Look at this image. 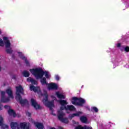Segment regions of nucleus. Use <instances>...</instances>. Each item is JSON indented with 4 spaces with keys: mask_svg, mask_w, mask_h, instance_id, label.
<instances>
[{
    "mask_svg": "<svg viewBox=\"0 0 129 129\" xmlns=\"http://www.w3.org/2000/svg\"><path fill=\"white\" fill-rule=\"evenodd\" d=\"M58 102L60 103L61 106L60 110L57 111V117L62 122L68 123V122H69L68 119L67 118H63V116L65 115V114L63 112V110L66 109V110L74 111V110H75V107L72 105H67L68 103L67 101L64 100H60L58 101ZM66 105H67V107Z\"/></svg>",
    "mask_w": 129,
    "mask_h": 129,
    "instance_id": "nucleus-1",
    "label": "nucleus"
},
{
    "mask_svg": "<svg viewBox=\"0 0 129 129\" xmlns=\"http://www.w3.org/2000/svg\"><path fill=\"white\" fill-rule=\"evenodd\" d=\"M0 93L1 94V100L0 101V103L1 102H3L4 103H6L7 102H9L10 100H11L10 98L13 99L14 95H13V91H12V89L11 88H9L6 90V93L8 95L9 97L7 98L5 96L6 92L1 91ZM4 108V106L0 104V110H2Z\"/></svg>",
    "mask_w": 129,
    "mask_h": 129,
    "instance_id": "nucleus-2",
    "label": "nucleus"
},
{
    "mask_svg": "<svg viewBox=\"0 0 129 129\" xmlns=\"http://www.w3.org/2000/svg\"><path fill=\"white\" fill-rule=\"evenodd\" d=\"M30 72L35 76L36 79H41V78L44 76V74L46 78H50V76L49 72L46 71L44 72L41 69L30 70Z\"/></svg>",
    "mask_w": 129,
    "mask_h": 129,
    "instance_id": "nucleus-3",
    "label": "nucleus"
},
{
    "mask_svg": "<svg viewBox=\"0 0 129 129\" xmlns=\"http://www.w3.org/2000/svg\"><path fill=\"white\" fill-rule=\"evenodd\" d=\"M21 94L24 95V89L22 86L16 87V99L19 100L22 105H25L28 103V101L26 99H22Z\"/></svg>",
    "mask_w": 129,
    "mask_h": 129,
    "instance_id": "nucleus-4",
    "label": "nucleus"
},
{
    "mask_svg": "<svg viewBox=\"0 0 129 129\" xmlns=\"http://www.w3.org/2000/svg\"><path fill=\"white\" fill-rule=\"evenodd\" d=\"M42 95V96H43V99L42 100V102L44 103V105H45V106H47V107H49L50 109H52V108H53V107L55 106L54 105V100H56V98H55L54 96H51V98L53 100L51 102H48V94L47 93V91H45Z\"/></svg>",
    "mask_w": 129,
    "mask_h": 129,
    "instance_id": "nucleus-5",
    "label": "nucleus"
},
{
    "mask_svg": "<svg viewBox=\"0 0 129 129\" xmlns=\"http://www.w3.org/2000/svg\"><path fill=\"white\" fill-rule=\"evenodd\" d=\"M40 82L42 85H47L48 86V89H49V90H56L57 89V88H58V86L56 84L51 83L48 84V83H47V80L45 78L41 79L40 80Z\"/></svg>",
    "mask_w": 129,
    "mask_h": 129,
    "instance_id": "nucleus-6",
    "label": "nucleus"
},
{
    "mask_svg": "<svg viewBox=\"0 0 129 129\" xmlns=\"http://www.w3.org/2000/svg\"><path fill=\"white\" fill-rule=\"evenodd\" d=\"M72 103L75 105H82L83 103H85V100L82 98L78 99L77 97H73L72 100Z\"/></svg>",
    "mask_w": 129,
    "mask_h": 129,
    "instance_id": "nucleus-7",
    "label": "nucleus"
},
{
    "mask_svg": "<svg viewBox=\"0 0 129 129\" xmlns=\"http://www.w3.org/2000/svg\"><path fill=\"white\" fill-rule=\"evenodd\" d=\"M0 128L6 129L9 128V125L4 123V117L0 115Z\"/></svg>",
    "mask_w": 129,
    "mask_h": 129,
    "instance_id": "nucleus-8",
    "label": "nucleus"
},
{
    "mask_svg": "<svg viewBox=\"0 0 129 129\" xmlns=\"http://www.w3.org/2000/svg\"><path fill=\"white\" fill-rule=\"evenodd\" d=\"M31 103L32 106L34 107L35 109H41V108H42V107H41V106H40V105L37 103L36 100L31 99Z\"/></svg>",
    "mask_w": 129,
    "mask_h": 129,
    "instance_id": "nucleus-9",
    "label": "nucleus"
},
{
    "mask_svg": "<svg viewBox=\"0 0 129 129\" xmlns=\"http://www.w3.org/2000/svg\"><path fill=\"white\" fill-rule=\"evenodd\" d=\"M30 89L31 91L37 92L38 94H40V93H41V90H40V87H35V86L31 85L30 87Z\"/></svg>",
    "mask_w": 129,
    "mask_h": 129,
    "instance_id": "nucleus-10",
    "label": "nucleus"
},
{
    "mask_svg": "<svg viewBox=\"0 0 129 129\" xmlns=\"http://www.w3.org/2000/svg\"><path fill=\"white\" fill-rule=\"evenodd\" d=\"M10 126L12 129H20V125L18 122H12Z\"/></svg>",
    "mask_w": 129,
    "mask_h": 129,
    "instance_id": "nucleus-11",
    "label": "nucleus"
},
{
    "mask_svg": "<svg viewBox=\"0 0 129 129\" xmlns=\"http://www.w3.org/2000/svg\"><path fill=\"white\" fill-rule=\"evenodd\" d=\"M3 40L6 48H10L11 46V42L10 40H9V38L7 37H3Z\"/></svg>",
    "mask_w": 129,
    "mask_h": 129,
    "instance_id": "nucleus-12",
    "label": "nucleus"
},
{
    "mask_svg": "<svg viewBox=\"0 0 129 129\" xmlns=\"http://www.w3.org/2000/svg\"><path fill=\"white\" fill-rule=\"evenodd\" d=\"M18 54H19V56H20V58H21V59H23V60H24L26 65H27V66H29V61L27 60V57L24 56V54H23V53L18 52Z\"/></svg>",
    "mask_w": 129,
    "mask_h": 129,
    "instance_id": "nucleus-13",
    "label": "nucleus"
},
{
    "mask_svg": "<svg viewBox=\"0 0 129 129\" xmlns=\"http://www.w3.org/2000/svg\"><path fill=\"white\" fill-rule=\"evenodd\" d=\"M8 113L9 115H11V116H13V117H16V116H17V114H16L15 111L12 109L8 110Z\"/></svg>",
    "mask_w": 129,
    "mask_h": 129,
    "instance_id": "nucleus-14",
    "label": "nucleus"
},
{
    "mask_svg": "<svg viewBox=\"0 0 129 129\" xmlns=\"http://www.w3.org/2000/svg\"><path fill=\"white\" fill-rule=\"evenodd\" d=\"M28 82H31L32 84H38V82L37 81H35L33 78L29 77L27 79Z\"/></svg>",
    "mask_w": 129,
    "mask_h": 129,
    "instance_id": "nucleus-15",
    "label": "nucleus"
},
{
    "mask_svg": "<svg viewBox=\"0 0 129 129\" xmlns=\"http://www.w3.org/2000/svg\"><path fill=\"white\" fill-rule=\"evenodd\" d=\"M81 114H82V112H78L76 113H74L72 115H70L69 117L71 119L73 117H74V116H80V115H81Z\"/></svg>",
    "mask_w": 129,
    "mask_h": 129,
    "instance_id": "nucleus-16",
    "label": "nucleus"
},
{
    "mask_svg": "<svg viewBox=\"0 0 129 129\" xmlns=\"http://www.w3.org/2000/svg\"><path fill=\"white\" fill-rule=\"evenodd\" d=\"M76 129H92V127L87 126L85 125L84 126H82L81 125H79L76 127Z\"/></svg>",
    "mask_w": 129,
    "mask_h": 129,
    "instance_id": "nucleus-17",
    "label": "nucleus"
},
{
    "mask_svg": "<svg viewBox=\"0 0 129 129\" xmlns=\"http://www.w3.org/2000/svg\"><path fill=\"white\" fill-rule=\"evenodd\" d=\"M56 95H57V97L58 98H65V95H63V94L60 93L59 92H56Z\"/></svg>",
    "mask_w": 129,
    "mask_h": 129,
    "instance_id": "nucleus-18",
    "label": "nucleus"
},
{
    "mask_svg": "<svg viewBox=\"0 0 129 129\" xmlns=\"http://www.w3.org/2000/svg\"><path fill=\"white\" fill-rule=\"evenodd\" d=\"M80 120L82 121V122H87V118L86 117L82 116V117H80Z\"/></svg>",
    "mask_w": 129,
    "mask_h": 129,
    "instance_id": "nucleus-19",
    "label": "nucleus"
},
{
    "mask_svg": "<svg viewBox=\"0 0 129 129\" xmlns=\"http://www.w3.org/2000/svg\"><path fill=\"white\" fill-rule=\"evenodd\" d=\"M23 75L24 77H29V76H30V73L27 71H25L23 72Z\"/></svg>",
    "mask_w": 129,
    "mask_h": 129,
    "instance_id": "nucleus-20",
    "label": "nucleus"
},
{
    "mask_svg": "<svg viewBox=\"0 0 129 129\" xmlns=\"http://www.w3.org/2000/svg\"><path fill=\"white\" fill-rule=\"evenodd\" d=\"M92 110L95 111V112H97V111H98V109H97V108L95 107H93L92 108Z\"/></svg>",
    "mask_w": 129,
    "mask_h": 129,
    "instance_id": "nucleus-21",
    "label": "nucleus"
},
{
    "mask_svg": "<svg viewBox=\"0 0 129 129\" xmlns=\"http://www.w3.org/2000/svg\"><path fill=\"white\" fill-rule=\"evenodd\" d=\"M4 41H3V39L0 38V46H4Z\"/></svg>",
    "mask_w": 129,
    "mask_h": 129,
    "instance_id": "nucleus-22",
    "label": "nucleus"
},
{
    "mask_svg": "<svg viewBox=\"0 0 129 129\" xmlns=\"http://www.w3.org/2000/svg\"><path fill=\"white\" fill-rule=\"evenodd\" d=\"M4 108H5V109H9V110H10V109H11V106H8V105L5 106Z\"/></svg>",
    "mask_w": 129,
    "mask_h": 129,
    "instance_id": "nucleus-23",
    "label": "nucleus"
},
{
    "mask_svg": "<svg viewBox=\"0 0 129 129\" xmlns=\"http://www.w3.org/2000/svg\"><path fill=\"white\" fill-rule=\"evenodd\" d=\"M124 51H125V52H129V47L128 46H126L124 48Z\"/></svg>",
    "mask_w": 129,
    "mask_h": 129,
    "instance_id": "nucleus-24",
    "label": "nucleus"
},
{
    "mask_svg": "<svg viewBox=\"0 0 129 129\" xmlns=\"http://www.w3.org/2000/svg\"><path fill=\"white\" fill-rule=\"evenodd\" d=\"M7 53H12V52H13V50H12V49L10 48V49H7L6 50Z\"/></svg>",
    "mask_w": 129,
    "mask_h": 129,
    "instance_id": "nucleus-25",
    "label": "nucleus"
},
{
    "mask_svg": "<svg viewBox=\"0 0 129 129\" xmlns=\"http://www.w3.org/2000/svg\"><path fill=\"white\" fill-rule=\"evenodd\" d=\"M55 79L56 80H59V76H55Z\"/></svg>",
    "mask_w": 129,
    "mask_h": 129,
    "instance_id": "nucleus-26",
    "label": "nucleus"
},
{
    "mask_svg": "<svg viewBox=\"0 0 129 129\" xmlns=\"http://www.w3.org/2000/svg\"><path fill=\"white\" fill-rule=\"evenodd\" d=\"M117 47L118 48H119V47H120V43H118L117 45H116Z\"/></svg>",
    "mask_w": 129,
    "mask_h": 129,
    "instance_id": "nucleus-27",
    "label": "nucleus"
},
{
    "mask_svg": "<svg viewBox=\"0 0 129 129\" xmlns=\"http://www.w3.org/2000/svg\"><path fill=\"white\" fill-rule=\"evenodd\" d=\"M27 115H28V116H31V113L28 112L27 113Z\"/></svg>",
    "mask_w": 129,
    "mask_h": 129,
    "instance_id": "nucleus-28",
    "label": "nucleus"
},
{
    "mask_svg": "<svg viewBox=\"0 0 129 129\" xmlns=\"http://www.w3.org/2000/svg\"><path fill=\"white\" fill-rule=\"evenodd\" d=\"M1 34H2V31H1V30H0V35H1Z\"/></svg>",
    "mask_w": 129,
    "mask_h": 129,
    "instance_id": "nucleus-29",
    "label": "nucleus"
},
{
    "mask_svg": "<svg viewBox=\"0 0 129 129\" xmlns=\"http://www.w3.org/2000/svg\"><path fill=\"white\" fill-rule=\"evenodd\" d=\"M53 114V115H56V114Z\"/></svg>",
    "mask_w": 129,
    "mask_h": 129,
    "instance_id": "nucleus-30",
    "label": "nucleus"
}]
</instances>
